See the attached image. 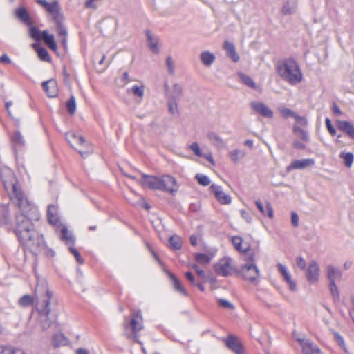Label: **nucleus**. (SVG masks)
<instances>
[{
    "mask_svg": "<svg viewBox=\"0 0 354 354\" xmlns=\"http://www.w3.org/2000/svg\"><path fill=\"white\" fill-rule=\"evenodd\" d=\"M12 140L15 143H17L19 145H24L25 143L23 136L19 131H17L14 133Z\"/></svg>",
    "mask_w": 354,
    "mask_h": 354,
    "instance_id": "nucleus-52",
    "label": "nucleus"
},
{
    "mask_svg": "<svg viewBox=\"0 0 354 354\" xmlns=\"http://www.w3.org/2000/svg\"><path fill=\"white\" fill-rule=\"evenodd\" d=\"M294 118L299 124L304 127L308 125V120L305 117L299 116L296 114V116Z\"/></svg>",
    "mask_w": 354,
    "mask_h": 354,
    "instance_id": "nucleus-56",
    "label": "nucleus"
},
{
    "mask_svg": "<svg viewBox=\"0 0 354 354\" xmlns=\"http://www.w3.org/2000/svg\"><path fill=\"white\" fill-rule=\"evenodd\" d=\"M279 111L281 113V115L286 118L289 117L295 118L297 114L293 111L286 107H280L279 108Z\"/></svg>",
    "mask_w": 354,
    "mask_h": 354,
    "instance_id": "nucleus-48",
    "label": "nucleus"
},
{
    "mask_svg": "<svg viewBox=\"0 0 354 354\" xmlns=\"http://www.w3.org/2000/svg\"><path fill=\"white\" fill-rule=\"evenodd\" d=\"M15 204L21 213L16 216L15 232L21 243L32 252H37L44 243L43 236L35 230L32 223L39 219L38 209L28 198L23 200L21 205L19 202Z\"/></svg>",
    "mask_w": 354,
    "mask_h": 354,
    "instance_id": "nucleus-1",
    "label": "nucleus"
},
{
    "mask_svg": "<svg viewBox=\"0 0 354 354\" xmlns=\"http://www.w3.org/2000/svg\"><path fill=\"white\" fill-rule=\"evenodd\" d=\"M326 274L330 282L336 283V281H339L342 277V271L338 268L331 265L327 266Z\"/></svg>",
    "mask_w": 354,
    "mask_h": 354,
    "instance_id": "nucleus-20",
    "label": "nucleus"
},
{
    "mask_svg": "<svg viewBox=\"0 0 354 354\" xmlns=\"http://www.w3.org/2000/svg\"><path fill=\"white\" fill-rule=\"evenodd\" d=\"M334 337L337 342L339 344V345L341 347L344 348L345 344L343 337L337 332L334 333Z\"/></svg>",
    "mask_w": 354,
    "mask_h": 354,
    "instance_id": "nucleus-59",
    "label": "nucleus"
},
{
    "mask_svg": "<svg viewBox=\"0 0 354 354\" xmlns=\"http://www.w3.org/2000/svg\"><path fill=\"white\" fill-rule=\"evenodd\" d=\"M291 223L294 227H297L299 225V216L295 212L291 213Z\"/></svg>",
    "mask_w": 354,
    "mask_h": 354,
    "instance_id": "nucleus-61",
    "label": "nucleus"
},
{
    "mask_svg": "<svg viewBox=\"0 0 354 354\" xmlns=\"http://www.w3.org/2000/svg\"><path fill=\"white\" fill-rule=\"evenodd\" d=\"M34 299L33 297L29 295H24L19 300V304L21 306L26 307L32 305L33 304Z\"/></svg>",
    "mask_w": 354,
    "mask_h": 354,
    "instance_id": "nucleus-44",
    "label": "nucleus"
},
{
    "mask_svg": "<svg viewBox=\"0 0 354 354\" xmlns=\"http://www.w3.org/2000/svg\"><path fill=\"white\" fill-rule=\"evenodd\" d=\"M166 65L169 73L173 75L174 73V64L172 58L169 56L166 59Z\"/></svg>",
    "mask_w": 354,
    "mask_h": 354,
    "instance_id": "nucleus-55",
    "label": "nucleus"
},
{
    "mask_svg": "<svg viewBox=\"0 0 354 354\" xmlns=\"http://www.w3.org/2000/svg\"><path fill=\"white\" fill-rule=\"evenodd\" d=\"M213 256V254L196 253L195 260L201 265H206L210 263Z\"/></svg>",
    "mask_w": 354,
    "mask_h": 354,
    "instance_id": "nucleus-36",
    "label": "nucleus"
},
{
    "mask_svg": "<svg viewBox=\"0 0 354 354\" xmlns=\"http://www.w3.org/2000/svg\"><path fill=\"white\" fill-rule=\"evenodd\" d=\"M315 160L313 158L301 159L294 160L286 167V171L290 172L292 169H303L314 165Z\"/></svg>",
    "mask_w": 354,
    "mask_h": 354,
    "instance_id": "nucleus-15",
    "label": "nucleus"
},
{
    "mask_svg": "<svg viewBox=\"0 0 354 354\" xmlns=\"http://www.w3.org/2000/svg\"><path fill=\"white\" fill-rule=\"evenodd\" d=\"M15 16L26 25L32 24V21L29 14L24 8H19L15 10Z\"/></svg>",
    "mask_w": 354,
    "mask_h": 354,
    "instance_id": "nucleus-29",
    "label": "nucleus"
},
{
    "mask_svg": "<svg viewBox=\"0 0 354 354\" xmlns=\"http://www.w3.org/2000/svg\"><path fill=\"white\" fill-rule=\"evenodd\" d=\"M200 59L205 66H210L215 61V55L209 51H203L200 55Z\"/></svg>",
    "mask_w": 354,
    "mask_h": 354,
    "instance_id": "nucleus-27",
    "label": "nucleus"
},
{
    "mask_svg": "<svg viewBox=\"0 0 354 354\" xmlns=\"http://www.w3.org/2000/svg\"><path fill=\"white\" fill-rule=\"evenodd\" d=\"M142 316L140 311H133L131 318L129 321L127 317L124 322V329L125 335L136 342L138 339V333L143 329Z\"/></svg>",
    "mask_w": 354,
    "mask_h": 354,
    "instance_id": "nucleus-6",
    "label": "nucleus"
},
{
    "mask_svg": "<svg viewBox=\"0 0 354 354\" xmlns=\"http://www.w3.org/2000/svg\"><path fill=\"white\" fill-rule=\"evenodd\" d=\"M66 109L71 115L75 113L76 111V102L75 98L73 95H71L66 102Z\"/></svg>",
    "mask_w": 354,
    "mask_h": 354,
    "instance_id": "nucleus-43",
    "label": "nucleus"
},
{
    "mask_svg": "<svg viewBox=\"0 0 354 354\" xmlns=\"http://www.w3.org/2000/svg\"><path fill=\"white\" fill-rule=\"evenodd\" d=\"M218 304L221 306L226 308H233V304L228 300L221 299L218 300Z\"/></svg>",
    "mask_w": 354,
    "mask_h": 354,
    "instance_id": "nucleus-57",
    "label": "nucleus"
},
{
    "mask_svg": "<svg viewBox=\"0 0 354 354\" xmlns=\"http://www.w3.org/2000/svg\"><path fill=\"white\" fill-rule=\"evenodd\" d=\"M241 217L245 220V221L247 223H251L252 220V216H250V213H248V212H246L245 210H241Z\"/></svg>",
    "mask_w": 354,
    "mask_h": 354,
    "instance_id": "nucleus-60",
    "label": "nucleus"
},
{
    "mask_svg": "<svg viewBox=\"0 0 354 354\" xmlns=\"http://www.w3.org/2000/svg\"><path fill=\"white\" fill-rule=\"evenodd\" d=\"M255 203H256V205H257L258 209L260 211V212L263 215H265V216L266 215L270 218H273L274 212H273L272 207L270 203H267L266 209L264 208L261 201H257L255 202Z\"/></svg>",
    "mask_w": 354,
    "mask_h": 354,
    "instance_id": "nucleus-32",
    "label": "nucleus"
},
{
    "mask_svg": "<svg viewBox=\"0 0 354 354\" xmlns=\"http://www.w3.org/2000/svg\"><path fill=\"white\" fill-rule=\"evenodd\" d=\"M168 100V108L169 113L172 115H178V104L176 100H171V99H167Z\"/></svg>",
    "mask_w": 354,
    "mask_h": 354,
    "instance_id": "nucleus-45",
    "label": "nucleus"
},
{
    "mask_svg": "<svg viewBox=\"0 0 354 354\" xmlns=\"http://www.w3.org/2000/svg\"><path fill=\"white\" fill-rule=\"evenodd\" d=\"M207 138L208 140L215 147L218 149H222L225 147V143L223 138L216 133L214 131H209L207 133Z\"/></svg>",
    "mask_w": 354,
    "mask_h": 354,
    "instance_id": "nucleus-24",
    "label": "nucleus"
},
{
    "mask_svg": "<svg viewBox=\"0 0 354 354\" xmlns=\"http://www.w3.org/2000/svg\"><path fill=\"white\" fill-rule=\"evenodd\" d=\"M169 243L174 250H180L182 247V239L180 236L174 235L169 239Z\"/></svg>",
    "mask_w": 354,
    "mask_h": 354,
    "instance_id": "nucleus-41",
    "label": "nucleus"
},
{
    "mask_svg": "<svg viewBox=\"0 0 354 354\" xmlns=\"http://www.w3.org/2000/svg\"><path fill=\"white\" fill-rule=\"evenodd\" d=\"M196 179L198 183L203 186H207L210 184V179L205 175L201 174H197L196 175Z\"/></svg>",
    "mask_w": 354,
    "mask_h": 354,
    "instance_id": "nucleus-47",
    "label": "nucleus"
},
{
    "mask_svg": "<svg viewBox=\"0 0 354 354\" xmlns=\"http://www.w3.org/2000/svg\"><path fill=\"white\" fill-rule=\"evenodd\" d=\"M35 295L37 299V310L40 315L41 326L44 330H46L51 324L48 315L50 312L49 305L52 297V292L49 290L46 281H41L37 283Z\"/></svg>",
    "mask_w": 354,
    "mask_h": 354,
    "instance_id": "nucleus-2",
    "label": "nucleus"
},
{
    "mask_svg": "<svg viewBox=\"0 0 354 354\" xmlns=\"http://www.w3.org/2000/svg\"><path fill=\"white\" fill-rule=\"evenodd\" d=\"M225 342L228 348L234 351L236 354H243V348L239 341L233 335H229Z\"/></svg>",
    "mask_w": 354,
    "mask_h": 354,
    "instance_id": "nucleus-17",
    "label": "nucleus"
},
{
    "mask_svg": "<svg viewBox=\"0 0 354 354\" xmlns=\"http://www.w3.org/2000/svg\"><path fill=\"white\" fill-rule=\"evenodd\" d=\"M69 250L75 256V257L76 259V261L79 263H80V264H83L84 263L83 258L80 256L79 252L73 246V247H70Z\"/></svg>",
    "mask_w": 354,
    "mask_h": 354,
    "instance_id": "nucleus-53",
    "label": "nucleus"
},
{
    "mask_svg": "<svg viewBox=\"0 0 354 354\" xmlns=\"http://www.w3.org/2000/svg\"><path fill=\"white\" fill-rule=\"evenodd\" d=\"M43 6L52 15L53 20L55 22L63 20V16L60 12V7L57 1H54L52 3L44 1Z\"/></svg>",
    "mask_w": 354,
    "mask_h": 354,
    "instance_id": "nucleus-11",
    "label": "nucleus"
},
{
    "mask_svg": "<svg viewBox=\"0 0 354 354\" xmlns=\"http://www.w3.org/2000/svg\"><path fill=\"white\" fill-rule=\"evenodd\" d=\"M3 354H25L21 350H12L10 348L5 347L3 350Z\"/></svg>",
    "mask_w": 354,
    "mask_h": 354,
    "instance_id": "nucleus-58",
    "label": "nucleus"
},
{
    "mask_svg": "<svg viewBox=\"0 0 354 354\" xmlns=\"http://www.w3.org/2000/svg\"><path fill=\"white\" fill-rule=\"evenodd\" d=\"M33 47L36 49L37 52V55L39 57V59L44 62H50V57L49 55L48 52L47 50L43 47H37L36 44L33 45Z\"/></svg>",
    "mask_w": 354,
    "mask_h": 354,
    "instance_id": "nucleus-39",
    "label": "nucleus"
},
{
    "mask_svg": "<svg viewBox=\"0 0 354 354\" xmlns=\"http://www.w3.org/2000/svg\"><path fill=\"white\" fill-rule=\"evenodd\" d=\"M144 90L145 86L144 85H134L131 88L127 89L128 93H133L134 96L138 97V100H137L138 102H140L142 100L143 96H144Z\"/></svg>",
    "mask_w": 354,
    "mask_h": 354,
    "instance_id": "nucleus-31",
    "label": "nucleus"
},
{
    "mask_svg": "<svg viewBox=\"0 0 354 354\" xmlns=\"http://www.w3.org/2000/svg\"><path fill=\"white\" fill-rule=\"evenodd\" d=\"M48 48L54 51L57 48V44L54 40V36L49 35L46 30L42 32V38Z\"/></svg>",
    "mask_w": 354,
    "mask_h": 354,
    "instance_id": "nucleus-33",
    "label": "nucleus"
},
{
    "mask_svg": "<svg viewBox=\"0 0 354 354\" xmlns=\"http://www.w3.org/2000/svg\"><path fill=\"white\" fill-rule=\"evenodd\" d=\"M210 189L220 203L222 205L231 203V196L225 193L221 186L213 184L211 185Z\"/></svg>",
    "mask_w": 354,
    "mask_h": 354,
    "instance_id": "nucleus-12",
    "label": "nucleus"
},
{
    "mask_svg": "<svg viewBox=\"0 0 354 354\" xmlns=\"http://www.w3.org/2000/svg\"><path fill=\"white\" fill-rule=\"evenodd\" d=\"M297 342L301 346L304 354H315L316 352H318V347L308 339L299 338Z\"/></svg>",
    "mask_w": 354,
    "mask_h": 354,
    "instance_id": "nucleus-18",
    "label": "nucleus"
},
{
    "mask_svg": "<svg viewBox=\"0 0 354 354\" xmlns=\"http://www.w3.org/2000/svg\"><path fill=\"white\" fill-rule=\"evenodd\" d=\"M214 270L218 275L227 277L235 272L233 260L229 257L221 259L214 265Z\"/></svg>",
    "mask_w": 354,
    "mask_h": 354,
    "instance_id": "nucleus-8",
    "label": "nucleus"
},
{
    "mask_svg": "<svg viewBox=\"0 0 354 354\" xmlns=\"http://www.w3.org/2000/svg\"><path fill=\"white\" fill-rule=\"evenodd\" d=\"M67 339L62 334H56L53 337V344L55 347L66 344Z\"/></svg>",
    "mask_w": 354,
    "mask_h": 354,
    "instance_id": "nucleus-42",
    "label": "nucleus"
},
{
    "mask_svg": "<svg viewBox=\"0 0 354 354\" xmlns=\"http://www.w3.org/2000/svg\"><path fill=\"white\" fill-rule=\"evenodd\" d=\"M169 86L168 84H165V90L166 92V95L167 99L176 100H178L182 95V87L178 84L176 83L174 84L172 91L171 92L169 91Z\"/></svg>",
    "mask_w": 354,
    "mask_h": 354,
    "instance_id": "nucleus-22",
    "label": "nucleus"
},
{
    "mask_svg": "<svg viewBox=\"0 0 354 354\" xmlns=\"http://www.w3.org/2000/svg\"><path fill=\"white\" fill-rule=\"evenodd\" d=\"M279 272L283 275L286 282L289 286V288L291 291L295 292L297 290V284L291 278V274L287 270L286 267L281 263L277 265Z\"/></svg>",
    "mask_w": 354,
    "mask_h": 354,
    "instance_id": "nucleus-16",
    "label": "nucleus"
},
{
    "mask_svg": "<svg viewBox=\"0 0 354 354\" xmlns=\"http://www.w3.org/2000/svg\"><path fill=\"white\" fill-rule=\"evenodd\" d=\"M48 222L54 225H59V217L57 215V207L55 205H49L47 211Z\"/></svg>",
    "mask_w": 354,
    "mask_h": 354,
    "instance_id": "nucleus-25",
    "label": "nucleus"
},
{
    "mask_svg": "<svg viewBox=\"0 0 354 354\" xmlns=\"http://www.w3.org/2000/svg\"><path fill=\"white\" fill-rule=\"evenodd\" d=\"M277 71L282 79L292 85H295L302 80L301 71L293 59H289L279 63Z\"/></svg>",
    "mask_w": 354,
    "mask_h": 354,
    "instance_id": "nucleus-5",
    "label": "nucleus"
},
{
    "mask_svg": "<svg viewBox=\"0 0 354 354\" xmlns=\"http://www.w3.org/2000/svg\"><path fill=\"white\" fill-rule=\"evenodd\" d=\"M241 79L243 81V82L246 84L247 86L251 87V88H255L256 85L254 81L248 75L244 74L240 75Z\"/></svg>",
    "mask_w": 354,
    "mask_h": 354,
    "instance_id": "nucleus-50",
    "label": "nucleus"
},
{
    "mask_svg": "<svg viewBox=\"0 0 354 354\" xmlns=\"http://www.w3.org/2000/svg\"><path fill=\"white\" fill-rule=\"evenodd\" d=\"M56 233L59 236V239L64 242L66 245L73 247L75 245V238L70 232L66 225L59 223L56 227Z\"/></svg>",
    "mask_w": 354,
    "mask_h": 354,
    "instance_id": "nucleus-9",
    "label": "nucleus"
},
{
    "mask_svg": "<svg viewBox=\"0 0 354 354\" xmlns=\"http://www.w3.org/2000/svg\"><path fill=\"white\" fill-rule=\"evenodd\" d=\"M57 24V32L58 35L62 38V43L64 46L66 44L67 30L62 24V20L55 21Z\"/></svg>",
    "mask_w": 354,
    "mask_h": 354,
    "instance_id": "nucleus-34",
    "label": "nucleus"
},
{
    "mask_svg": "<svg viewBox=\"0 0 354 354\" xmlns=\"http://www.w3.org/2000/svg\"><path fill=\"white\" fill-rule=\"evenodd\" d=\"M30 35L36 41H40L42 38V33L37 27H31L30 28Z\"/></svg>",
    "mask_w": 354,
    "mask_h": 354,
    "instance_id": "nucleus-46",
    "label": "nucleus"
},
{
    "mask_svg": "<svg viewBox=\"0 0 354 354\" xmlns=\"http://www.w3.org/2000/svg\"><path fill=\"white\" fill-rule=\"evenodd\" d=\"M229 156L233 162L236 163L245 156V153L239 149H234L229 152Z\"/></svg>",
    "mask_w": 354,
    "mask_h": 354,
    "instance_id": "nucleus-37",
    "label": "nucleus"
},
{
    "mask_svg": "<svg viewBox=\"0 0 354 354\" xmlns=\"http://www.w3.org/2000/svg\"><path fill=\"white\" fill-rule=\"evenodd\" d=\"M232 243L234 245V247L236 248V250H238L240 252H246L248 251V247H243V239L242 237L239 236H234L232 237Z\"/></svg>",
    "mask_w": 354,
    "mask_h": 354,
    "instance_id": "nucleus-35",
    "label": "nucleus"
},
{
    "mask_svg": "<svg viewBox=\"0 0 354 354\" xmlns=\"http://www.w3.org/2000/svg\"><path fill=\"white\" fill-rule=\"evenodd\" d=\"M66 138L68 143L75 147L76 145H81L84 142V138L74 132H68L66 133Z\"/></svg>",
    "mask_w": 354,
    "mask_h": 354,
    "instance_id": "nucleus-26",
    "label": "nucleus"
},
{
    "mask_svg": "<svg viewBox=\"0 0 354 354\" xmlns=\"http://www.w3.org/2000/svg\"><path fill=\"white\" fill-rule=\"evenodd\" d=\"M192 268L194 270V271L197 273V274L202 278L205 277V274L203 270H201L197 265H193Z\"/></svg>",
    "mask_w": 354,
    "mask_h": 354,
    "instance_id": "nucleus-64",
    "label": "nucleus"
},
{
    "mask_svg": "<svg viewBox=\"0 0 354 354\" xmlns=\"http://www.w3.org/2000/svg\"><path fill=\"white\" fill-rule=\"evenodd\" d=\"M248 259L250 261L245 263L241 267V272L243 279L250 283L257 284L260 276L259 270L257 266L254 263V254H248Z\"/></svg>",
    "mask_w": 354,
    "mask_h": 354,
    "instance_id": "nucleus-7",
    "label": "nucleus"
},
{
    "mask_svg": "<svg viewBox=\"0 0 354 354\" xmlns=\"http://www.w3.org/2000/svg\"><path fill=\"white\" fill-rule=\"evenodd\" d=\"M129 177L136 180L143 187L151 189L166 191L171 194H174L178 189L176 180L170 175H164L161 178H158L155 176L141 174L139 179L136 176H129Z\"/></svg>",
    "mask_w": 354,
    "mask_h": 354,
    "instance_id": "nucleus-3",
    "label": "nucleus"
},
{
    "mask_svg": "<svg viewBox=\"0 0 354 354\" xmlns=\"http://www.w3.org/2000/svg\"><path fill=\"white\" fill-rule=\"evenodd\" d=\"M42 87L47 96L49 97H55L58 95L57 82L54 79H50L42 83Z\"/></svg>",
    "mask_w": 354,
    "mask_h": 354,
    "instance_id": "nucleus-14",
    "label": "nucleus"
},
{
    "mask_svg": "<svg viewBox=\"0 0 354 354\" xmlns=\"http://www.w3.org/2000/svg\"><path fill=\"white\" fill-rule=\"evenodd\" d=\"M337 127L339 130L354 140V126L353 124L346 120H339L337 121Z\"/></svg>",
    "mask_w": 354,
    "mask_h": 354,
    "instance_id": "nucleus-23",
    "label": "nucleus"
},
{
    "mask_svg": "<svg viewBox=\"0 0 354 354\" xmlns=\"http://www.w3.org/2000/svg\"><path fill=\"white\" fill-rule=\"evenodd\" d=\"M189 149L196 156H198V157H202L203 156V153L201 152V150L200 149V147H199V145L194 142H192L190 145H189Z\"/></svg>",
    "mask_w": 354,
    "mask_h": 354,
    "instance_id": "nucleus-49",
    "label": "nucleus"
},
{
    "mask_svg": "<svg viewBox=\"0 0 354 354\" xmlns=\"http://www.w3.org/2000/svg\"><path fill=\"white\" fill-rule=\"evenodd\" d=\"M325 123H326V128H327L328 132L330 133V134L333 136H335L337 131H336V129L333 126L330 120L328 118H326Z\"/></svg>",
    "mask_w": 354,
    "mask_h": 354,
    "instance_id": "nucleus-54",
    "label": "nucleus"
},
{
    "mask_svg": "<svg viewBox=\"0 0 354 354\" xmlns=\"http://www.w3.org/2000/svg\"><path fill=\"white\" fill-rule=\"evenodd\" d=\"M223 48L225 51L226 55L234 62L236 63L239 61V55L236 53L235 46L233 43L229 41H225Z\"/></svg>",
    "mask_w": 354,
    "mask_h": 354,
    "instance_id": "nucleus-19",
    "label": "nucleus"
},
{
    "mask_svg": "<svg viewBox=\"0 0 354 354\" xmlns=\"http://www.w3.org/2000/svg\"><path fill=\"white\" fill-rule=\"evenodd\" d=\"M98 1L99 0H88L85 3V6L88 8L96 9L97 6L95 3Z\"/></svg>",
    "mask_w": 354,
    "mask_h": 354,
    "instance_id": "nucleus-63",
    "label": "nucleus"
},
{
    "mask_svg": "<svg viewBox=\"0 0 354 354\" xmlns=\"http://www.w3.org/2000/svg\"><path fill=\"white\" fill-rule=\"evenodd\" d=\"M339 157L344 160V165L346 167L350 168L354 160V156L351 152H341Z\"/></svg>",
    "mask_w": 354,
    "mask_h": 354,
    "instance_id": "nucleus-40",
    "label": "nucleus"
},
{
    "mask_svg": "<svg viewBox=\"0 0 354 354\" xmlns=\"http://www.w3.org/2000/svg\"><path fill=\"white\" fill-rule=\"evenodd\" d=\"M0 179L10 200L14 203L19 202L21 205L23 200L28 198L18 186V181L13 171L7 167H1L0 169Z\"/></svg>",
    "mask_w": 354,
    "mask_h": 354,
    "instance_id": "nucleus-4",
    "label": "nucleus"
},
{
    "mask_svg": "<svg viewBox=\"0 0 354 354\" xmlns=\"http://www.w3.org/2000/svg\"><path fill=\"white\" fill-rule=\"evenodd\" d=\"M297 265L301 270H304L306 268V262L301 257H299L296 260Z\"/></svg>",
    "mask_w": 354,
    "mask_h": 354,
    "instance_id": "nucleus-62",
    "label": "nucleus"
},
{
    "mask_svg": "<svg viewBox=\"0 0 354 354\" xmlns=\"http://www.w3.org/2000/svg\"><path fill=\"white\" fill-rule=\"evenodd\" d=\"M292 130L295 136L299 138L301 140L304 142L309 141V136L306 131L299 127L298 126H294Z\"/></svg>",
    "mask_w": 354,
    "mask_h": 354,
    "instance_id": "nucleus-38",
    "label": "nucleus"
},
{
    "mask_svg": "<svg viewBox=\"0 0 354 354\" xmlns=\"http://www.w3.org/2000/svg\"><path fill=\"white\" fill-rule=\"evenodd\" d=\"M297 9V2L295 1H286L283 5L281 12L284 15H292L295 13Z\"/></svg>",
    "mask_w": 354,
    "mask_h": 354,
    "instance_id": "nucleus-28",
    "label": "nucleus"
},
{
    "mask_svg": "<svg viewBox=\"0 0 354 354\" xmlns=\"http://www.w3.org/2000/svg\"><path fill=\"white\" fill-rule=\"evenodd\" d=\"M330 290L332 295V297L335 299H339V292L337 289V286H336V283L334 282H330Z\"/></svg>",
    "mask_w": 354,
    "mask_h": 354,
    "instance_id": "nucleus-51",
    "label": "nucleus"
},
{
    "mask_svg": "<svg viewBox=\"0 0 354 354\" xmlns=\"http://www.w3.org/2000/svg\"><path fill=\"white\" fill-rule=\"evenodd\" d=\"M319 274V268L317 263L315 261L310 262L307 272L306 278L308 282L310 283H315L318 281Z\"/></svg>",
    "mask_w": 354,
    "mask_h": 354,
    "instance_id": "nucleus-13",
    "label": "nucleus"
},
{
    "mask_svg": "<svg viewBox=\"0 0 354 354\" xmlns=\"http://www.w3.org/2000/svg\"><path fill=\"white\" fill-rule=\"evenodd\" d=\"M146 37L147 45L150 50L155 54H158L159 50V39L157 36L154 35L150 30L146 31Z\"/></svg>",
    "mask_w": 354,
    "mask_h": 354,
    "instance_id": "nucleus-21",
    "label": "nucleus"
},
{
    "mask_svg": "<svg viewBox=\"0 0 354 354\" xmlns=\"http://www.w3.org/2000/svg\"><path fill=\"white\" fill-rule=\"evenodd\" d=\"M167 274L172 281L174 289L183 295L187 296V292L182 286L180 281L176 278V277L171 272H168Z\"/></svg>",
    "mask_w": 354,
    "mask_h": 354,
    "instance_id": "nucleus-30",
    "label": "nucleus"
},
{
    "mask_svg": "<svg viewBox=\"0 0 354 354\" xmlns=\"http://www.w3.org/2000/svg\"><path fill=\"white\" fill-rule=\"evenodd\" d=\"M251 109L257 114L267 118H272L274 115L273 111L264 103L259 101H254L250 103Z\"/></svg>",
    "mask_w": 354,
    "mask_h": 354,
    "instance_id": "nucleus-10",
    "label": "nucleus"
}]
</instances>
